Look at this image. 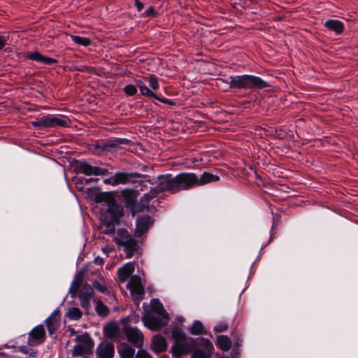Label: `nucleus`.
Listing matches in <instances>:
<instances>
[{"label":"nucleus","mask_w":358,"mask_h":358,"mask_svg":"<svg viewBox=\"0 0 358 358\" xmlns=\"http://www.w3.org/2000/svg\"><path fill=\"white\" fill-rule=\"evenodd\" d=\"M157 180L159 181L158 185L151 188L149 192L144 194L140 199L141 204H144V206H148V208L145 209L146 212L151 211L152 209H155V206L154 205H149V203L152 199L157 197L161 193L169 192L176 194L180 192L176 176L173 177L170 173L159 175L157 176Z\"/></svg>","instance_id":"f257e3e1"},{"label":"nucleus","mask_w":358,"mask_h":358,"mask_svg":"<svg viewBox=\"0 0 358 358\" xmlns=\"http://www.w3.org/2000/svg\"><path fill=\"white\" fill-rule=\"evenodd\" d=\"M180 192L188 190L195 187L202 186L207 183L218 181L220 177L209 172H204L201 177L194 173H180L176 176Z\"/></svg>","instance_id":"f03ea898"},{"label":"nucleus","mask_w":358,"mask_h":358,"mask_svg":"<svg viewBox=\"0 0 358 358\" xmlns=\"http://www.w3.org/2000/svg\"><path fill=\"white\" fill-rule=\"evenodd\" d=\"M229 87L236 90H262L271 85L261 78L252 75L231 76Z\"/></svg>","instance_id":"7ed1b4c3"},{"label":"nucleus","mask_w":358,"mask_h":358,"mask_svg":"<svg viewBox=\"0 0 358 358\" xmlns=\"http://www.w3.org/2000/svg\"><path fill=\"white\" fill-rule=\"evenodd\" d=\"M151 309L154 313L162 315L164 319L151 315L143 317L145 325L152 331H159L168 322L169 315L164 308L162 303L157 299H153L150 302Z\"/></svg>","instance_id":"20e7f679"},{"label":"nucleus","mask_w":358,"mask_h":358,"mask_svg":"<svg viewBox=\"0 0 358 358\" xmlns=\"http://www.w3.org/2000/svg\"><path fill=\"white\" fill-rule=\"evenodd\" d=\"M208 339L203 337L196 338H189V341L174 343L171 349L174 358H181L182 355L190 353L197 345H210Z\"/></svg>","instance_id":"39448f33"},{"label":"nucleus","mask_w":358,"mask_h":358,"mask_svg":"<svg viewBox=\"0 0 358 358\" xmlns=\"http://www.w3.org/2000/svg\"><path fill=\"white\" fill-rule=\"evenodd\" d=\"M121 194L125 208L131 212L133 216L137 213L145 212V209L148 208L144 204H141L140 200L137 201L138 190L124 189L121 192Z\"/></svg>","instance_id":"423d86ee"},{"label":"nucleus","mask_w":358,"mask_h":358,"mask_svg":"<svg viewBox=\"0 0 358 358\" xmlns=\"http://www.w3.org/2000/svg\"><path fill=\"white\" fill-rule=\"evenodd\" d=\"M31 125L38 129H45L50 127H69L71 125V120L67 117H59L54 116H43L36 121L31 122Z\"/></svg>","instance_id":"0eeeda50"},{"label":"nucleus","mask_w":358,"mask_h":358,"mask_svg":"<svg viewBox=\"0 0 358 358\" xmlns=\"http://www.w3.org/2000/svg\"><path fill=\"white\" fill-rule=\"evenodd\" d=\"M131 141L127 138H112L106 141L96 143L94 145V148L99 155L103 152H115L117 148L120 145H131Z\"/></svg>","instance_id":"6e6552de"},{"label":"nucleus","mask_w":358,"mask_h":358,"mask_svg":"<svg viewBox=\"0 0 358 358\" xmlns=\"http://www.w3.org/2000/svg\"><path fill=\"white\" fill-rule=\"evenodd\" d=\"M77 341L80 343L76 345L73 350V356H83L84 355L92 354V349L94 343L88 333H85L83 336H79Z\"/></svg>","instance_id":"1a4fd4ad"},{"label":"nucleus","mask_w":358,"mask_h":358,"mask_svg":"<svg viewBox=\"0 0 358 358\" xmlns=\"http://www.w3.org/2000/svg\"><path fill=\"white\" fill-rule=\"evenodd\" d=\"M145 178V175L138 173L117 172L109 178V180L113 185L127 183L135 184L138 182V178Z\"/></svg>","instance_id":"9d476101"},{"label":"nucleus","mask_w":358,"mask_h":358,"mask_svg":"<svg viewBox=\"0 0 358 358\" xmlns=\"http://www.w3.org/2000/svg\"><path fill=\"white\" fill-rule=\"evenodd\" d=\"M45 331L43 324L35 327L29 333L28 345L34 346L42 344L45 341Z\"/></svg>","instance_id":"9b49d317"},{"label":"nucleus","mask_w":358,"mask_h":358,"mask_svg":"<svg viewBox=\"0 0 358 358\" xmlns=\"http://www.w3.org/2000/svg\"><path fill=\"white\" fill-rule=\"evenodd\" d=\"M94 294V289L88 283L83 285L79 294L78 298L81 307L88 311L91 308L90 301Z\"/></svg>","instance_id":"f8f14e48"},{"label":"nucleus","mask_w":358,"mask_h":358,"mask_svg":"<svg viewBox=\"0 0 358 358\" xmlns=\"http://www.w3.org/2000/svg\"><path fill=\"white\" fill-rule=\"evenodd\" d=\"M154 223V220L149 215H144L137 220L136 227L134 231V236L136 238L141 237L144 234L147 233L150 227Z\"/></svg>","instance_id":"ddd939ff"},{"label":"nucleus","mask_w":358,"mask_h":358,"mask_svg":"<svg viewBox=\"0 0 358 358\" xmlns=\"http://www.w3.org/2000/svg\"><path fill=\"white\" fill-rule=\"evenodd\" d=\"M124 334L129 343L136 348H141L143 343V334L137 329L128 327L124 329Z\"/></svg>","instance_id":"4468645a"},{"label":"nucleus","mask_w":358,"mask_h":358,"mask_svg":"<svg viewBox=\"0 0 358 358\" xmlns=\"http://www.w3.org/2000/svg\"><path fill=\"white\" fill-rule=\"evenodd\" d=\"M208 343L210 345H197L196 348L193 349L192 358H211L214 348L209 339Z\"/></svg>","instance_id":"2eb2a0df"},{"label":"nucleus","mask_w":358,"mask_h":358,"mask_svg":"<svg viewBox=\"0 0 358 358\" xmlns=\"http://www.w3.org/2000/svg\"><path fill=\"white\" fill-rule=\"evenodd\" d=\"M115 354L113 343H100L96 348L97 358H113Z\"/></svg>","instance_id":"dca6fc26"},{"label":"nucleus","mask_w":358,"mask_h":358,"mask_svg":"<svg viewBox=\"0 0 358 358\" xmlns=\"http://www.w3.org/2000/svg\"><path fill=\"white\" fill-rule=\"evenodd\" d=\"M107 213L109 215V218L113 219V222H119L120 217L124 215L123 207L118 204L115 199V201L108 205Z\"/></svg>","instance_id":"f3484780"},{"label":"nucleus","mask_w":358,"mask_h":358,"mask_svg":"<svg viewBox=\"0 0 358 358\" xmlns=\"http://www.w3.org/2000/svg\"><path fill=\"white\" fill-rule=\"evenodd\" d=\"M131 294L141 295L144 293V287L141 283V278L139 275H133L131 277L129 282L127 285Z\"/></svg>","instance_id":"a211bd4d"},{"label":"nucleus","mask_w":358,"mask_h":358,"mask_svg":"<svg viewBox=\"0 0 358 358\" xmlns=\"http://www.w3.org/2000/svg\"><path fill=\"white\" fill-rule=\"evenodd\" d=\"M84 271H79L75 275L69 289V294L72 298L76 296L78 289L82 285L84 280Z\"/></svg>","instance_id":"6ab92c4d"},{"label":"nucleus","mask_w":358,"mask_h":358,"mask_svg":"<svg viewBox=\"0 0 358 358\" xmlns=\"http://www.w3.org/2000/svg\"><path fill=\"white\" fill-rule=\"evenodd\" d=\"M27 58L48 65L55 64L57 63V59L44 56L38 51L27 53Z\"/></svg>","instance_id":"aec40b11"},{"label":"nucleus","mask_w":358,"mask_h":358,"mask_svg":"<svg viewBox=\"0 0 358 358\" xmlns=\"http://www.w3.org/2000/svg\"><path fill=\"white\" fill-rule=\"evenodd\" d=\"M167 343L162 336L156 335L152 338V348L154 352L161 353L166 350Z\"/></svg>","instance_id":"412c9836"},{"label":"nucleus","mask_w":358,"mask_h":358,"mask_svg":"<svg viewBox=\"0 0 358 358\" xmlns=\"http://www.w3.org/2000/svg\"><path fill=\"white\" fill-rule=\"evenodd\" d=\"M122 247L124 248L127 258H131L135 252L140 249L137 241L133 237L125 242Z\"/></svg>","instance_id":"4be33fe9"},{"label":"nucleus","mask_w":358,"mask_h":358,"mask_svg":"<svg viewBox=\"0 0 358 358\" xmlns=\"http://www.w3.org/2000/svg\"><path fill=\"white\" fill-rule=\"evenodd\" d=\"M134 269L135 268L133 263L129 262L124 264L117 271L119 280L122 282L126 281L128 278L134 273Z\"/></svg>","instance_id":"5701e85b"},{"label":"nucleus","mask_w":358,"mask_h":358,"mask_svg":"<svg viewBox=\"0 0 358 358\" xmlns=\"http://www.w3.org/2000/svg\"><path fill=\"white\" fill-rule=\"evenodd\" d=\"M324 26L329 30L334 31L336 34H342L345 29L343 23L337 20H328L325 22Z\"/></svg>","instance_id":"b1692460"},{"label":"nucleus","mask_w":358,"mask_h":358,"mask_svg":"<svg viewBox=\"0 0 358 358\" xmlns=\"http://www.w3.org/2000/svg\"><path fill=\"white\" fill-rule=\"evenodd\" d=\"M76 169L78 173H83L86 176H95L96 166H92L87 162H80L76 166Z\"/></svg>","instance_id":"393cba45"},{"label":"nucleus","mask_w":358,"mask_h":358,"mask_svg":"<svg viewBox=\"0 0 358 358\" xmlns=\"http://www.w3.org/2000/svg\"><path fill=\"white\" fill-rule=\"evenodd\" d=\"M117 350L121 358H134L135 350L125 343H120Z\"/></svg>","instance_id":"a878e982"},{"label":"nucleus","mask_w":358,"mask_h":358,"mask_svg":"<svg viewBox=\"0 0 358 358\" xmlns=\"http://www.w3.org/2000/svg\"><path fill=\"white\" fill-rule=\"evenodd\" d=\"M131 238L132 236L126 229H119L117 231V237L115 238V242L117 245L122 246Z\"/></svg>","instance_id":"bb28decb"},{"label":"nucleus","mask_w":358,"mask_h":358,"mask_svg":"<svg viewBox=\"0 0 358 358\" xmlns=\"http://www.w3.org/2000/svg\"><path fill=\"white\" fill-rule=\"evenodd\" d=\"M115 197L112 192H99L97 193L94 196V201L96 203L104 202L107 204H110L111 202L115 201Z\"/></svg>","instance_id":"cd10ccee"},{"label":"nucleus","mask_w":358,"mask_h":358,"mask_svg":"<svg viewBox=\"0 0 358 358\" xmlns=\"http://www.w3.org/2000/svg\"><path fill=\"white\" fill-rule=\"evenodd\" d=\"M119 223V222H113V219H108L106 217L102 221V224L101 226V229L102 232L106 234H111L115 232V224Z\"/></svg>","instance_id":"c85d7f7f"},{"label":"nucleus","mask_w":358,"mask_h":358,"mask_svg":"<svg viewBox=\"0 0 358 358\" xmlns=\"http://www.w3.org/2000/svg\"><path fill=\"white\" fill-rule=\"evenodd\" d=\"M171 336L174 341V343H180L189 341V339L187 340V337L185 333L178 327H175L173 329Z\"/></svg>","instance_id":"c756f323"},{"label":"nucleus","mask_w":358,"mask_h":358,"mask_svg":"<svg viewBox=\"0 0 358 358\" xmlns=\"http://www.w3.org/2000/svg\"><path fill=\"white\" fill-rule=\"evenodd\" d=\"M216 345L223 351H228L231 347V341L228 336L220 335L217 338Z\"/></svg>","instance_id":"7c9ffc66"},{"label":"nucleus","mask_w":358,"mask_h":358,"mask_svg":"<svg viewBox=\"0 0 358 358\" xmlns=\"http://www.w3.org/2000/svg\"><path fill=\"white\" fill-rule=\"evenodd\" d=\"M118 332V327L115 324L110 323L104 327L103 333L106 337L108 338H113L115 337Z\"/></svg>","instance_id":"2f4dec72"},{"label":"nucleus","mask_w":358,"mask_h":358,"mask_svg":"<svg viewBox=\"0 0 358 358\" xmlns=\"http://www.w3.org/2000/svg\"><path fill=\"white\" fill-rule=\"evenodd\" d=\"M95 310L96 313L101 317H106L110 313L108 308L103 303L101 300H98L96 301Z\"/></svg>","instance_id":"473e14b6"},{"label":"nucleus","mask_w":358,"mask_h":358,"mask_svg":"<svg viewBox=\"0 0 358 358\" xmlns=\"http://www.w3.org/2000/svg\"><path fill=\"white\" fill-rule=\"evenodd\" d=\"M59 319L57 320L56 318H52V317H48L45 320V324L50 334H52L57 330L59 326Z\"/></svg>","instance_id":"72a5a7b5"},{"label":"nucleus","mask_w":358,"mask_h":358,"mask_svg":"<svg viewBox=\"0 0 358 358\" xmlns=\"http://www.w3.org/2000/svg\"><path fill=\"white\" fill-rule=\"evenodd\" d=\"M66 316L70 320H78L83 316L82 311L77 307H73L69 309Z\"/></svg>","instance_id":"f704fd0d"},{"label":"nucleus","mask_w":358,"mask_h":358,"mask_svg":"<svg viewBox=\"0 0 358 358\" xmlns=\"http://www.w3.org/2000/svg\"><path fill=\"white\" fill-rule=\"evenodd\" d=\"M203 331V325L200 321H195L191 328L189 329V332L193 335H199L201 334Z\"/></svg>","instance_id":"c9c22d12"},{"label":"nucleus","mask_w":358,"mask_h":358,"mask_svg":"<svg viewBox=\"0 0 358 358\" xmlns=\"http://www.w3.org/2000/svg\"><path fill=\"white\" fill-rule=\"evenodd\" d=\"M72 41L80 45L87 47L91 44V40L87 37L80 36H71Z\"/></svg>","instance_id":"e433bc0d"},{"label":"nucleus","mask_w":358,"mask_h":358,"mask_svg":"<svg viewBox=\"0 0 358 358\" xmlns=\"http://www.w3.org/2000/svg\"><path fill=\"white\" fill-rule=\"evenodd\" d=\"M145 178H138V182L136 183H138V185L136 186V187H139V189L138 191H145L148 189V185L149 184L154 185V182H152L151 180H144Z\"/></svg>","instance_id":"4c0bfd02"},{"label":"nucleus","mask_w":358,"mask_h":358,"mask_svg":"<svg viewBox=\"0 0 358 358\" xmlns=\"http://www.w3.org/2000/svg\"><path fill=\"white\" fill-rule=\"evenodd\" d=\"M145 80H148L149 81V85L151 87L152 89L154 90L159 89V83H158V79L156 77V76L152 74L150 75L148 77L145 78Z\"/></svg>","instance_id":"58836bf2"},{"label":"nucleus","mask_w":358,"mask_h":358,"mask_svg":"<svg viewBox=\"0 0 358 358\" xmlns=\"http://www.w3.org/2000/svg\"><path fill=\"white\" fill-rule=\"evenodd\" d=\"M140 91L143 96H146L148 97H153L156 96V94L150 90L145 85H140Z\"/></svg>","instance_id":"ea45409f"},{"label":"nucleus","mask_w":358,"mask_h":358,"mask_svg":"<svg viewBox=\"0 0 358 358\" xmlns=\"http://www.w3.org/2000/svg\"><path fill=\"white\" fill-rule=\"evenodd\" d=\"M159 15V13L155 10L154 6H150L143 13V16L155 17Z\"/></svg>","instance_id":"a19ab883"},{"label":"nucleus","mask_w":358,"mask_h":358,"mask_svg":"<svg viewBox=\"0 0 358 358\" xmlns=\"http://www.w3.org/2000/svg\"><path fill=\"white\" fill-rule=\"evenodd\" d=\"M124 91L128 96H134L137 92L136 87L134 85H127L124 87Z\"/></svg>","instance_id":"79ce46f5"},{"label":"nucleus","mask_w":358,"mask_h":358,"mask_svg":"<svg viewBox=\"0 0 358 358\" xmlns=\"http://www.w3.org/2000/svg\"><path fill=\"white\" fill-rule=\"evenodd\" d=\"M93 289H96V290H98L99 292H100L101 293H106L107 292V288L106 286L101 285L99 282H98L97 280L94 281L93 282V287H92Z\"/></svg>","instance_id":"37998d69"},{"label":"nucleus","mask_w":358,"mask_h":358,"mask_svg":"<svg viewBox=\"0 0 358 358\" xmlns=\"http://www.w3.org/2000/svg\"><path fill=\"white\" fill-rule=\"evenodd\" d=\"M228 326L225 322H220L214 328L216 332H224L227 330Z\"/></svg>","instance_id":"c03bdc74"},{"label":"nucleus","mask_w":358,"mask_h":358,"mask_svg":"<svg viewBox=\"0 0 358 358\" xmlns=\"http://www.w3.org/2000/svg\"><path fill=\"white\" fill-rule=\"evenodd\" d=\"M155 99L157 100L161 101L162 103H166L169 106H173L176 105V103L170 99H166V98H160L156 94V96H155Z\"/></svg>","instance_id":"a18cd8bd"},{"label":"nucleus","mask_w":358,"mask_h":358,"mask_svg":"<svg viewBox=\"0 0 358 358\" xmlns=\"http://www.w3.org/2000/svg\"><path fill=\"white\" fill-rule=\"evenodd\" d=\"M135 358H152V356L145 350H140L138 351Z\"/></svg>","instance_id":"49530a36"},{"label":"nucleus","mask_w":358,"mask_h":358,"mask_svg":"<svg viewBox=\"0 0 358 358\" xmlns=\"http://www.w3.org/2000/svg\"><path fill=\"white\" fill-rule=\"evenodd\" d=\"M95 176H106L108 174V171L106 169H102L96 166Z\"/></svg>","instance_id":"de8ad7c7"},{"label":"nucleus","mask_w":358,"mask_h":358,"mask_svg":"<svg viewBox=\"0 0 358 358\" xmlns=\"http://www.w3.org/2000/svg\"><path fill=\"white\" fill-rule=\"evenodd\" d=\"M135 6H136L138 11H141L144 8V3L139 0H135Z\"/></svg>","instance_id":"09e8293b"},{"label":"nucleus","mask_w":358,"mask_h":358,"mask_svg":"<svg viewBox=\"0 0 358 358\" xmlns=\"http://www.w3.org/2000/svg\"><path fill=\"white\" fill-rule=\"evenodd\" d=\"M7 42V38L6 36L0 35V50L3 49L6 45Z\"/></svg>","instance_id":"8fccbe9b"},{"label":"nucleus","mask_w":358,"mask_h":358,"mask_svg":"<svg viewBox=\"0 0 358 358\" xmlns=\"http://www.w3.org/2000/svg\"><path fill=\"white\" fill-rule=\"evenodd\" d=\"M17 350L20 352H22L24 354H28L29 353V349L27 348V346H24V345L18 346L17 348Z\"/></svg>","instance_id":"3c124183"},{"label":"nucleus","mask_w":358,"mask_h":358,"mask_svg":"<svg viewBox=\"0 0 358 358\" xmlns=\"http://www.w3.org/2000/svg\"><path fill=\"white\" fill-rule=\"evenodd\" d=\"M97 180L98 179H94V178H80L79 179V181L80 183H85V184H87L93 180Z\"/></svg>","instance_id":"603ef678"},{"label":"nucleus","mask_w":358,"mask_h":358,"mask_svg":"<svg viewBox=\"0 0 358 358\" xmlns=\"http://www.w3.org/2000/svg\"><path fill=\"white\" fill-rule=\"evenodd\" d=\"M28 354H29V357H35L36 356V355H37V352L34 351V350H33L31 349H29V353Z\"/></svg>","instance_id":"864d4df0"},{"label":"nucleus","mask_w":358,"mask_h":358,"mask_svg":"<svg viewBox=\"0 0 358 358\" xmlns=\"http://www.w3.org/2000/svg\"><path fill=\"white\" fill-rule=\"evenodd\" d=\"M56 316H59V310H55L52 315L50 317H52V318H55Z\"/></svg>","instance_id":"5fc2aeb1"},{"label":"nucleus","mask_w":358,"mask_h":358,"mask_svg":"<svg viewBox=\"0 0 358 358\" xmlns=\"http://www.w3.org/2000/svg\"><path fill=\"white\" fill-rule=\"evenodd\" d=\"M241 340L238 339L235 343V348H236V351L238 349L239 346L241 345Z\"/></svg>","instance_id":"6e6d98bb"},{"label":"nucleus","mask_w":358,"mask_h":358,"mask_svg":"<svg viewBox=\"0 0 358 358\" xmlns=\"http://www.w3.org/2000/svg\"><path fill=\"white\" fill-rule=\"evenodd\" d=\"M140 85H144L143 81L138 80L137 81V86L140 88Z\"/></svg>","instance_id":"4d7b16f0"},{"label":"nucleus","mask_w":358,"mask_h":358,"mask_svg":"<svg viewBox=\"0 0 358 358\" xmlns=\"http://www.w3.org/2000/svg\"><path fill=\"white\" fill-rule=\"evenodd\" d=\"M128 320H129L128 317H127V318H124V319L122 320V323H125V322H128Z\"/></svg>","instance_id":"13d9d810"},{"label":"nucleus","mask_w":358,"mask_h":358,"mask_svg":"<svg viewBox=\"0 0 358 358\" xmlns=\"http://www.w3.org/2000/svg\"><path fill=\"white\" fill-rule=\"evenodd\" d=\"M220 358H228V357H220Z\"/></svg>","instance_id":"bf43d9fd"}]
</instances>
